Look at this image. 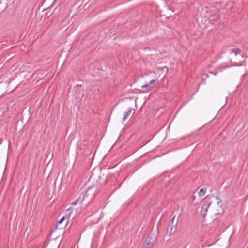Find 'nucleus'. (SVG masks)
Listing matches in <instances>:
<instances>
[{"mask_svg":"<svg viewBox=\"0 0 248 248\" xmlns=\"http://www.w3.org/2000/svg\"><path fill=\"white\" fill-rule=\"evenodd\" d=\"M222 202L218 199H216V202L210 204V213L211 214L217 216L221 214L223 212Z\"/></svg>","mask_w":248,"mask_h":248,"instance_id":"nucleus-1","label":"nucleus"},{"mask_svg":"<svg viewBox=\"0 0 248 248\" xmlns=\"http://www.w3.org/2000/svg\"><path fill=\"white\" fill-rule=\"evenodd\" d=\"M143 77L145 80V84L141 85L142 88L149 87L150 85L153 84L156 80L155 74L152 72H150L148 74H145Z\"/></svg>","mask_w":248,"mask_h":248,"instance_id":"nucleus-2","label":"nucleus"},{"mask_svg":"<svg viewBox=\"0 0 248 248\" xmlns=\"http://www.w3.org/2000/svg\"><path fill=\"white\" fill-rule=\"evenodd\" d=\"M174 217L173 218L170 224H169L167 228V233L170 235L172 233H174L176 230L177 222L174 223Z\"/></svg>","mask_w":248,"mask_h":248,"instance_id":"nucleus-3","label":"nucleus"},{"mask_svg":"<svg viewBox=\"0 0 248 248\" xmlns=\"http://www.w3.org/2000/svg\"><path fill=\"white\" fill-rule=\"evenodd\" d=\"M70 214H71V211H70V209H69L66 210V215L63 216L62 217L58 222V223H57V224L56 226V229L58 228L59 225L61 224L63 221H64L65 220H68L70 217Z\"/></svg>","mask_w":248,"mask_h":248,"instance_id":"nucleus-4","label":"nucleus"},{"mask_svg":"<svg viewBox=\"0 0 248 248\" xmlns=\"http://www.w3.org/2000/svg\"><path fill=\"white\" fill-rule=\"evenodd\" d=\"M134 114V109L133 108H128L127 112H126L124 113V116L123 118V121H125L130 116H132Z\"/></svg>","mask_w":248,"mask_h":248,"instance_id":"nucleus-5","label":"nucleus"},{"mask_svg":"<svg viewBox=\"0 0 248 248\" xmlns=\"http://www.w3.org/2000/svg\"><path fill=\"white\" fill-rule=\"evenodd\" d=\"M210 204L209 203H206L202 208L201 209V215L203 218H204L206 216V213L208 209H210Z\"/></svg>","mask_w":248,"mask_h":248,"instance_id":"nucleus-6","label":"nucleus"},{"mask_svg":"<svg viewBox=\"0 0 248 248\" xmlns=\"http://www.w3.org/2000/svg\"><path fill=\"white\" fill-rule=\"evenodd\" d=\"M155 237L154 236H148L145 240V242L147 245H150L155 241Z\"/></svg>","mask_w":248,"mask_h":248,"instance_id":"nucleus-7","label":"nucleus"},{"mask_svg":"<svg viewBox=\"0 0 248 248\" xmlns=\"http://www.w3.org/2000/svg\"><path fill=\"white\" fill-rule=\"evenodd\" d=\"M83 198H81V197H79L78 199H77L74 202H72V204L73 205H76L78 204V202L81 203L83 201Z\"/></svg>","mask_w":248,"mask_h":248,"instance_id":"nucleus-8","label":"nucleus"},{"mask_svg":"<svg viewBox=\"0 0 248 248\" xmlns=\"http://www.w3.org/2000/svg\"><path fill=\"white\" fill-rule=\"evenodd\" d=\"M205 194V190L203 188L201 189L198 193V195L200 197L203 196Z\"/></svg>","mask_w":248,"mask_h":248,"instance_id":"nucleus-9","label":"nucleus"},{"mask_svg":"<svg viewBox=\"0 0 248 248\" xmlns=\"http://www.w3.org/2000/svg\"><path fill=\"white\" fill-rule=\"evenodd\" d=\"M240 49H236L233 50L234 53H235V55H237L240 53Z\"/></svg>","mask_w":248,"mask_h":248,"instance_id":"nucleus-10","label":"nucleus"},{"mask_svg":"<svg viewBox=\"0 0 248 248\" xmlns=\"http://www.w3.org/2000/svg\"><path fill=\"white\" fill-rule=\"evenodd\" d=\"M195 199V196H193L192 197V198H191V202L192 203H194V202Z\"/></svg>","mask_w":248,"mask_h":248,"instance_id":"nucleus-11","label":"nucleus"}]
</instances>
